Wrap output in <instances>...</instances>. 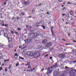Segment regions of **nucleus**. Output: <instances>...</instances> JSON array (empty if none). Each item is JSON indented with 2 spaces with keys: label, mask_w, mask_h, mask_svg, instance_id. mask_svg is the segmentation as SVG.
Returning a JSON list of instances; mask_svg holds the SVG:
<instances>
[{
  "label": "nucleus",
  "mask_w": 76,
  "mask_h": 76,
  "mask_svg": "<svg viewBox=\"0 0 76 76\" xmlns=\"http://www.w3.org/2000/svg\"><path fill=\"white\" fill-rule=\"evenodd\" d=\"M74 63H76V61H74Z\"/></svg>",
  "instance_id": "nucleus-60"
},
{
  "label": "nucleus",
  "mask_w": 76,
  "mask_h": 76,
  "mask_svg": "<svg viewBox=\"0 0 76 76\" xmlns=\"http://www.w3.org/2000/svg\"><path fill=\"white\" fill-rule=\"evenodd\" d=\"M65 69H66V70H68V71L66 72V73H69L70 72V71H69V69H70V68L68 67L67 66H65Z\"/></svg>",
  "instance_id": "nucleus-12"
},
{
  "label": "nucleus",
  "mask_w": 76,
  "mask_h": 76,
  "mask_svg": "<svg viewBox=\"0 0 76 76\" xmlns=\"http://www.w3.org/2000/svg\"><path fill=\"white\" fill-rule=\"evenodd\" d=\"M29 68H31V66H28V69H29Z\"/></svg>",
  "instance_id": "nucleus-39"
},
{
  "label": "nucleus",
  "mask_w": 76,
  "mask_h": 76,
  "mask_svg": "<svg viewBox=\"0 0 76 76\" xmlns=\"http://www.w3.org/2000/svg\"><path fill=\"white\" fill-rule=\"evenodd\" d=\"M69 13L71 15H72V16H73V15H74V13H73V12L72 11H70Z\"/></svg>",
  "instance_id": "nucleus-15"
},
{
  "label": "nucleus",
  "mask_w": 76,
  "mask_h": 76,
  "mask_svg": "<svg viewBox=\"0 0 76 76\" xmlns=\"http://www.w3.org/2000/svg\"><path fill=\"white\" fill-rule=\"evenodd\" d=\"M0 46H1V47H3V45L1 44L0 43Z\"/></svg>",
  "instance_id": "nucleus-31"
},
{
  "label": "nucleus",
  "mask_w": 76,
  "mask_h": 76,
  "mask_svg": "<svg viewBox=\"0 0 76 76\" xmlns=\"http://www.w3.org/2000/svg\"><path fill=\"white\" fill-rule=\"evenodd\" d=\"M14 32H15V34H17V35H19V34H18V32H15V31Z\"/></svg>",
  "instance_id": "nucleus-23"
},
{
  "label": "nucleus",
  "mask_w": 76,
  "mask_h": 76,
  "mask_svg": "<svg viewBox=\"0 0 76 76\" xmlns=\"http://www.w3.org/2000/svg\"><path fill=\"white\" fill-rule=\"evenodd\" d=\"M48 56V54H47V55H45V57H47V56Z\"/></svg>",
  "instance_id": "nucleus-41"
},
{
  "label": "nucleus",
  "mask_w": 76,
  "mask_h": 76,
  "mask_svg": "<svg viewBox=\"0 0 76 76\" xmlns=\"http://www.w3.org/2000/svg\"><path fill=\"white\" fill-rule=\"evenodd\" d=\"M8 26V25H7V24H5V26L6 27H7Z\"/></svg>",
  "instance_id": "nucleus-38"
},
{
  "label": "nucleus",
  "mask_w": 76,
  "mask_h": 76,
  "mask_svg": "<svg viewBox=\"0 0 76 76\" xmlns=\"http://www.w3.org/2000/svg\"><path fill=\"white\" fill-rule=\"evenodd\" d=\"M52 58H53V57H50V59H52Z\"/></svg>",
  "instance_id": "nucleus-55"
},
{
  "label": "nucleus",
  "mask_w": 76,
  "mask_h": 76,
  "mask_svg": "<svg viewBox=\"0 0 76 76\" xmlns=\"http://www.w3.org/2000/svg\"><path fill=\"white\" fill-rule=\"evenodd\" d=\"M1 25L2 26H4V23H3Z\"/></svg>",
  "instance_id": "nucleus-32"
},
{
  "label": "nucleus",
  "mask_w": 76,
  "mask_h": 76,
  "mask_svg": "<svg viewBox=\"0 0 76 76\" xmlns=\"http://www.w3.org/2000/svg\"><path fill=\"white\" fill-rule=\"evenodd\" d=\"M46 14H48V15H50V13H49V12H47L46 13Z\"/></svg>",
  "instance_id": "nucleus-48"
},
{
  "label": "nucleus",
  "mask_w": 76,
  "mask_h": 76,
  "mask_svg": "<svg viewBox=\"0 0 76 76\" xmlns=\"http://www.w3.org/2000/svg\"><path fill=\"white\" fill-rule=\"evenodd\" d=\"M7 68L5 69V72H7Z\"/></svg>",
  "instance_id": "nucleus-29"
},
{
  "label": "nucleus",
  "mask_w": 76,
  "mask_h": 76,
  "mask_svg": "<svg viewBox=\"0 0 76 76\" xmlns=\"http://www.w3.org/2000/svg\"><path fill=\"white\" fill-rule=\"evenodd\" d=\"M67 4H71V3H70V2H69L67 3Z\"/></svg>",
  "instance_id": "nucleus-27"
},
{
  "label": "nucleus",
  "mask_w": 76,
  "mask_h": 76,
  "mask_svg": "<svg viewBox=\"0 0 76 76\" xmlns=\"http://www.w3.org/2000/svg\"><path fill=\"white\" fill-rule=\"evenodd\" d=\"M29 4V1H25L24 2V4L25 5V6H28V4Z\"/></svg>",
  "instance_id": "nucleus-9"
},
{
  "label": "nucleus",
  "mask_w": 76,
  "mask_h": 76,
  "mask_svg": "<svg viewBox=\"0 0 76 76\" xmlns=\"http://www.w3.org/2000/svg\"><path fill=\"white\" fill-rule=\"evenodd\" d=\"M42 35V34L41 33L39 32V35Z\"/></svg>",
  "instance_id": "nucleus-35"
},
{
  "label": "nucleus",
  "mask_w": 76,
  "mask_h": 76,
  "mask_svg": "<svg viewBox=\"0 0 76 76\" xmlns=\"http://www.w3.org/2000/svg\"><path fill=\"white\" fill-rule=\"evenodd\" d=\"M28 27H29V26H27V25L26 26V28H28Z\"/></svg>",
  "instance_id": "nucleus-44"
},
{
  "label": "nucleus",
  "mask_w": 76,
  "mask_h": 76,
  "mask_svg": "<svg viewBox=\"0 0 76 76\" xmlns=\"http://www.w3.org/2000/svg\"><path fill=\"white\" fill-rule=\"evenodd\" d=\"M26 71H27V72H29V71H31V70H26Z\"/></svg>",
  "instance_id": "nucleus-53"
},
{
  "label": "nucleus",
  "mask_w": 76,
  "mask_h": 76,
  "mask_svg": "<svg viewBox=\"0 0 76 76\" xmlns=\"http://www.w3.org/2000/svg\"><path fill=\"white\" fill-rule=\"evenodd\" d=\"M48 71L46 73V75H48L50 74H51L52 72H53V69H52V67H49L48 69Z\"/></svg>",
  "instance_id": "nucleus-2"
},
{
  "label": "nucleus",
  "mask_w": 76,
  "mask_h": 76,
  "mask_svg": "<svg viewBox=\"0 0 76 76\" xmlns=\"http://www.w3.org/2000/svg\"><path fill=\"white\" fill-rule=\"evenodd\" d=\"M14 17H13L12 19V20H14Z\"/></svg>",
  "instance_id": "nucleus-47"
},
{
  "label": "nucleus",
  "mask_w": 76,
  "mask_h": 76,
  "mask_svg": "<svg viewBox=\"0 0 76 76\" xmlns=\"http://www.w3.org/2000/svg\"><path fill=\"white\" fill-rule=\"evenodd\" d=\"M66 23V24H67V25H68V24H69V22H67Z\"/></svg>",
  "instance_id": "nucleus-36"
},
{
  "label": "nucleus",
  "mask_w": 76,
  "mask_h": 76,
  "mask_svg": "<svg viewBox=\"0 0 76 76\" xmlns=\"http://www.w3.org/2000/svg\"><path fill=\"white\" fill-rule=\"evenodd\" d=\"M38 52L37 51L35 52L33 54V57L34 58H37L38 57Z\"/></svg>",
  "instance_id": "nucleus-5"
},
{
  "label": "nucleus",
  "mask_w": 76,
  "mask_h": 76,
  "mask_svg": "<svg viewBox=\"0 0 76 76\" xmlns=\"http://www.w3.org/2000/svg\"><path fill=\"white\" fill-rule=\"evenodd\" d=\"M11 33L12 34H13V33H14V32H13V31H11Z\"/></svg>",
  "instance_id": "nucleus-42"
},
{
  "label": "nucleus",
  "mask_w": 76,
  "mask_h": 76,
  "mask_svg": "<svg viewBox=\"0 0 76 76\" xmlns=\"http://www.w3.org/2000/svg\"><path fill=\"white\" fill-rule=\"evenodd\" d=\"M64 15H66V14H62V15L63 16H64Z\"/></svg>",
  "instance_id": "nucleus-50"
},
{
  "label": "nucleus",
  "mask_w": 76,
  "mask_h": 76,
  "mask_svg": "<svg viewBox=\"0 0 76 76\" xmlns=\"http://www.w3.org/2000/svg\"><path fill=\"white\" fill-rule=\"evenodd\" d=\"M2 69H3L2 67H1L0 68V71H1V70H2Z\"/></svg>",
  "instance_id": "nucleus-33"
},
{
  "label": "nucleus",
  "mask_w": 76,
  "mask_h": 76,
  "mask_svg": "<svg viewBox=\"0 0 76 76\" xmlns=\"http://www.w3.org/2000/svg\"><path fill=\"white\" fill-rule=\"evenodd\" d=\"M19 56V55H18L17 53H15L14 55V58H18V57Z\"/></svg>",
  "instance_id": "nucleus-13"
},
{
  "label": "nucleus",
  "mask_w": 76,
  "mask_h": 76,
  "mask_svg": "<svg viewBox=\"0 0 76 76\" xmlns=\"http://www.w3.org/2000/svg\"><path fill=\"white\" fill-rule=\"evenodd\" d=\"M4 37H7V34H4Z\"/></svg>",
  "instance_id": "nucleus-24"
},
{
  "label": "nucleus",
  "mask_w": 76,
  "mask_h": 76,
  "mask_svg": "<svg viewBox=\"0 0 76 76\" xmlns=\"http://www.w3.org/2000/svg\"><path fill=\"white\" fill-rule=\"evenodd\" d=\"M66 8H64L62 9V10H64V11H65L66 10Z\"/></svg>",
  "instance_id": "nucleus-26"
},
{
  "label": "nucleus",
  "mask_w": 76,
  "mask_h": 76,
  "mask_svg": "<svg viewBox=\"0 0 76 76\" xmlns=\"http://www.w3.org/2000/svg\"><path fill=\"white\" fill-rule=\"evenodd\" d=\"M2 57H3V55H2V54L0 53V59Z\"/></svg>",
  "instance_id": "nucleus-25"
},
{
  "label": "nucleus",
  "mask_w": 76,
  "mask_h": 76,
  "mask_svg": "<svg viewBox=\"0 0 76 76\" xmlns=\"http://www.w3.org/2000/svg\"><path fill=\"white\" fill-rule=\"evenodd\" d=\"M6 2H5L4 3V5H6Z\"/></svg>",
  "instance_id": "nucleus-43"
},
{
  "label": "nucleus",
  "mask_w": 76,
  "mask_h": 76,
  "mask_svg": "<svg viewBox=\"0 0 76 76\" xmlns=\"http://www.w3.org/2000/svg\"><path fill=\"white\" fill-rule=\"evenodd\" d=\"M2 15H1V17H0V18H1V19H2Z\"/></svg>",
  "instance_id": "nucleus-59"
},
{
  "label": "nucleus",
  "mask_w": 76,
  "mask_h": 76,
  "mask_svg": "<svg viewBox=\"0 0 76 76\" xmlns=\"http://www.w3.org/2000/svg\"><path fill=\"white\" fill-rule=\"evenodd\" d=\"M18 31H20V30H21V29H20L19 28H18Z\"/></svg>",
  "instance_id": "nucleus-34"
},
{
  "label": "nucleus",
  "mask_w": 76,
  "mask_h": 76,
  "mask_svg": "<svg viewBox=\"0 0 76 76\" xmlns=\"http://www.w3.org/2000/svg\"><path fill=\"white\" fill-rule=\"evenodd\" d=\"M26 47H23L22 48V49H24V48H25Z\"/></svg>",
  "instance_id": "nucleus-45"
},
{
  "label": "nucleus",
  "mask_w": 76,
  "mask_h": 76,
  "mask_svg": "<svg viewBox=\"0 0 76 76\" xmlns=\"http://www.w3.org/2000/svg\"><path fill=\"white\" fill-rule=\"evenodd\" d=\"M21 15H25V14H24V13H23V12H22L21 13Z\"/></svg>",
  "instance_id": "nucleus-28"
},
{
  "label": "nucleus",
  "mask_w": 76,
  "mask_h": 76,
  "mask_svg": "<svg viewBox=\"0 0 76 76\" xmlns=\"http://www.w3.org/2000/svg\"><path fill=\"white\" fill-rule=\"evenodd\" d=\"M66 17L68 19L70 18V15H69V14H67L66 15Z\"/></svg>",
  "instance_id": "nucleus-19"
},
{
  "label": "nucleus",
  "mask_w": 76,
  "mask_h": 76,
  "mask_svg": "<svg viewBox=\"0 0 76 76\" xmlns=\"http://www.w3.org/2000/svg\"><path fill=\"white\" fill-rule=\"evenodd\" d=\"M27 54L29 57H32L33 56V52L32 51H28L27 53Z\"/></svg>",
  "instance_id": "nucleus-4"
},
{
  "label": "nucleus",
  "mask_w": 76,
  "mask_h": 76,
  "mask_svg": "<svg viewBox=\"0 0 76 76\" xmlns=\"http://www.w3.org/2000/svg\"><path fill=\"white\" fill-rule=\"evenodd\" d=\"M58 0L60 2V1H61V0Z\"/></svg>",
  "instance_id": "nucleus-61"
},
{
  "label": "nucleus",
  "mask_w": 76,
  "mask_h": 76,
  "mask_svg": "<svg viewBox=\"0 0 76 76\" xmlns=\"http://www.w3.org/2000/svg\"><path fill=\"white\" fill-rule=\"evenodd\" d=\"M64 5H62V6H61V7H63V6H64Z\"/></svg>",
  "instance_id": "nucleus-64"
},
{
  "label": "nucleus",
  "mask_w": 76,
  "mask_h": 76,
  "mask_svg": "<svg viewBox=\"0 0 76 76\" xmlns=\"http://www.w3.org/2000/svg\"><path fill=\"white\" fill-rule=\"evenodd\" d=\"M19 63H17L16 64V66L17 67V66H19Z\"/></svg>",
  "instance_id": "nucleus-30"
},
{
  "label": "nucleus",
  "mask_w": 76,
  "mask_h": 76,
  "mask_svg": "<svg viewBox=\"0 0 76 76\" xmlns=\"http://www.w3.org/2000/svg\"><path fill=\"white\" fill-rule=\"evenodd\" d=\"M41 26L43 27V29H45V27L44 26L42 25V26Z\"/></svg>",
  "instance_id": "nucleus-22"
},
{
  "label": "nucleus",
  "mask_w": 76,
  "mask_h": 76,
  "mask_svg": "<svg viewBox=\"0 0 76 76\" xmlns=\"http://www.w3.org/2000/svg\"><path fill=\"white\" fill-rule=\"evenodd\" d=\"M75 4L73 3V4H74V5H75V6H76V3L75 2Z\"/></svg>",
  "instance_id": "nucleus-49"
},
{
  "label": "nucleus",
  "mask_w": 76,
  "mask_h": 76,
  "mask_svg": "<svg viewBox=\"0 0 76 76\" xmlns=\"http://www.w3.org/2000/svg\"><path fill=\"white\" fill-rule=\"evenodd\" d=\"M71 18L72 19V20H73V18L72 17H71Z\"/></svg>",
  "instance_id": "nucleus-52"
},
{
  "label": "nucleus",
  "mask_w": 76,
  "mask_h": 76,
  "mask_svg": "<svg viewBox=\"0 0 76 76\" xmlns=\"http://www.w3.org/2000/svg\"><path fill=\"white\" fill-rule=\"evenodd\" d=\"M48 41L47 40H44L42 42V43L43 44H45V43H46Z\"/></svg>",
  "instance_id": "nucleus-16"
},
{
  "label": "nucleus",
  "mask_w": 76,
  "mask_h": 76,
  "mask_svg": "<svg viewBox=\"0 0 76 76\" xmlns=\"http://www.w3.org/2000/svg\"><path fill=\"white\" fill-rule=\"evenodd\" d=\"M53 76H57V75L58 74V72L54 71V72L53 73Z\"/></svg>",
  "instance_id": "nucleus-10"
},
{
  "label": "nucleus",
  "mask_w": 76,
  "mask_h": 76,
  "mask_svg": "<svg viewBox=\"0 0 76 76\" xmlns=\"http://www.w3.org/2000/svg\"><path fill=\"white\" fill-rule=\"evenodd\" d=\"M20 47H21L20 46H19V48H20Z\"/></svg>",
  "instance_id": "nucleus-63"
},
{
  "label": "nucleus",
  "mask_w": 76,
  "mask_h": 76,
  "mask_svg": "<svg viewBox=\"0 0 76 76\" xmlns=\"http://www.w3.org/2000/svg\"><path fill=\"white\" fill-rule=\"evenodd\" d=\"M57 66H58V64L57 63H56L55 64L52 66L51 67L52 68H57Z\"/></svg>",
  "instance_id": "nucleus-7"
},
{
  "label": "nucleus",
  "mask_w": 76,
  "mask_h": 76,
  "mask_svg": "<svg viewBox=\"0 0 76 76\" xmlns=\"http://www.w3.org/2000/svg\"><path fill=\"white\" fill-rule=\"evenodd\" d=\"M11 68V67H10V66L9 67L8 69H10Z\"/></svg>",
  "instance_id": "nucleus-51"
},
{
  "label": "nucleus",
  "mask_w": 76,
  "mask_h": 76,
  "mask_svg": "<svg viewBox=\"0 0 76 76\" xmlns=\"http://www.w3.org/2000/svg\"><path fill=\"white\" fill-rule=\"evenodd\" d=\"M30 64V62H27V63L26 64H25L26 66H28V65H29Z\"/></svg>",
  "instance_id": "nucleus-17"
},
{
  "label": "nucleus",
  "mask_w": 76,
  "mask_h": 76,
  "mask_svg": "<svg viewBox=\"0 0 76 76\" xmlns=\"http://www.w3.org/2000/svg\"><path fill=\"white\" fill-rule=\"evenodd\" d=\"M8 47H9L10 48H13V45L12 44H9L8 46Z\"/></svg>",
  "instance_id": "nucleus-11"
},
{
  "label": "nucleus",
  "mask_w": 76,
  "mask_h": 76,
  "mask_svg": "<svg viewBox=\"0 0 76 76\" xmlns=\"http://www.w3.org/2000/svg\"><path fill=\"white\" fill-rule=\"evenodd\" d=\"M4 29L5 31H7V28H4Z\"/></svg>",
  "instance_id": "nucleus-37"
},
{
  "label": "nucleus",
  "mask_w": 76,
  "mask_h": 76,
  "mask_svg": "<svg viewBox=\"0 0 76 76\" xmlns=\"http://www.w3.org/2000/svg\"><path fill=\"white\" fill-rule=\"evenodd\" d=\"M25 43L27 44V43H29L31 42V40L30 39H27L24 40Z\"/></svg>",
  "instance_id": "nucleus-6"
},
{
  "label": "nucleus",
  "mask_w": 76,
  "mask_h": 76,
  "mask_svg": "<svg viewBox=\"0 0 76 76\" xmlns=\"http://www.w3.org/2000/svg\"><path fill=\"white\" fill-rule=\"evenodd\" d=\"M31 18V16H29L27 17L28 18Z\"/></svg>",
  "instance_id": "nucleus-46"
},
{
  "label": "nucleus",
  "mask_w": 76,
  "mask_h": 76,
  "mask_svg": "<svg viewBox=\"0 0 76 76\" xmlns=\"http://www.w3.org/2000/svg\"><path fill=\"white\" fill-rule=\"evenodd\" d=\"M34 32H35V31H34V30H33L31 32V34H34Z\"/></svg>",
  "instance_id": "nucleus-20"
},
{
  "label": "nucleus",
  "mask_w": 76,
  "mask_h": 76,
  "mask_svg": "<svg viewBox=\"0 0 76 76\" xmlns=\"http://www.w3.org/2000/svg\"><path fill=\"white\" fill-rule=\"evenodd\" d=\"M73 42H76V41H75L74 40H73Z\"/></svg>",
  "instance_id": "nucleus-57"
},
{
  "label": "nucleus",
  "mask_w": 76,
  "mask_h": 76,
  "mask_svg": "<svg viewBox=\"0 0 76 76\" xmlns=\"http://www.w3.org/2000/svg\"><path fill=\"white\" fill-rule=\"evenodd\" d=\"M66 45H70V44H66Z\"/></svg>",
  "instance_id": "nucleus-40"
},
{
  "label": "nucleus",
  "mask_w": 76,
  "mask_h": 76,
  "mask_svg": "<svg viewBox=\"0 0 76 76\" xmlns=\"http://www.w3.org/2000/svg\"><path fill=\"white\" fill-rule=\"evenodd\" d=\"M61 69H63V67H61Z\"/></svg>",
  "instance_id": "nucleus-62"
},
{
  "label": "nucleus",
  "mask_w": 76,
  "mask_h": 76,
  "mask_svg": "<svg viewBox=\"0 0 76 76\" xmlns=\"http://www.w3.org/2000/svg\"><path fill=\"white\" fill-rule=\"evenodd\" d=\"M59 57L60 58H64L65 57V55L64 54H59Z\"/></svg>",
  "instance_id": "nucleus-8"
},
{
  "label": "nucleus",
  "mask_w": 76,
  "mask_h": 76,
  "mask_svg": "<svg viewBox=\"0 0 76 76\" xmlns=\"http://www.w3.org/2000/svg\"><path fill=\"white\" fill-rule=\"evenodd\" d=\"M70 76H76V70H72L70 73Z\"/></svg>",
  "instance_id": "nucleus-3"
},
{
  "label": "nucleus",
  "mask_w": 76,
  "mask_h": 76,
  "mask_svg": "<svg viewBox=\"0 0 76 76\" xmlns=\"http://www.w3.org/2000/svg\"><path fill=\"white\" fill-rule=\"evenodd\" d=\"M51 31L52 33V35L53 36H55V34H54V31L53 30V28H51Z\"/></svg>",
  "instance_id": "nucleus-14"
},
{
  "label": "nucleus",
  "mask_w": 76,
  "mask_h": 76,
  "mask_svg": "<svg viewBox=\"0 0 76 76\" xmlns=\"http://www.w3.org/2000/svg\"><path fill=\"white\" fill-rule=\"evenodd\" d=\"M19 59H21V60H24V58L20 56L19 57Z\"/></svg>",
  "instance_id": "nucleus-21"
},
{
  "label": "nucleus",
  "mask_w": 76,
  "mask_h": 76,
  "mask_svg": "<svg viewBox=\"0 0 76 76\" xmlns=\"http://www.w3.org/2000/svg\"><path fill=\"white\" fill-rule=\"evenodd\" d=\"M23 53H25V50H23Z\"/></svg>",
  "instance_id": "nucleus-56"
},
{
  "label": "nucleus",
  "mask_w": 76,
  "mask_h": 76,
  "mask_svg": "<svg viewBox=\"0 0 76 76\" xmlns=\"http://www.w3.org/2000/svg\"><path fill=\"white\" fill-rule=\"evenodd\" d=\"M7 38L8 39L9 42H10L11 41H12V39H11V38L8 37Z\"/></svg>",
  "instance_id": "nucleus-18"
},
{
  "label": "nucleus",
  "mask_w": 76,
  "mask_h": 76,
  "mask_svg": "<svg viewBox=\"0 0 76 76\" xmlns=\"http://www.w3.org/2000/svg\"><path fill=\"white\" fill-rule=\"evenodd\" d=\"M17 19H19V17H18L17 18Z\"/></svg>",
  "instance_id": "nucleus-58"
},
{
  "label": "nucleus",
  "mask_w": 76,
  "mask_h": 76,
  "mask_svg": "<svg viewBox=\"0 0 76 76\" xmlns=\"http://www.w3.org/2000/svg\"><path fill=\"white\" fill-rule=\"evenodd\" d=\"M28 34L29 35V37L31 38H34L36 37V36L35 35H36V36L38 35V33H28Z\"/></svg>",
  "instance_id": "nucleus-1"
},
{
  "label": "nucleus",
  "mask_w": 76,
  "mask_h": 76,
  "mask_svg": "<svg viewBox=\"0 0 76 76\" xmlns=\"http://www.w3.org/2000/svg\"><path fill=\"white\" fill-rule=\"evenodd\" d=\"M44 69H42V70H41V72H42V71H43V70H44Z\"/></svg>",
  "instance_id": "nucleus-54"
}]
</instances>
